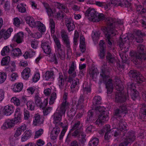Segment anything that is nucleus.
<instances>
[{"instance_id": "nucleus-20", "label": "nucleus", "mask_w": 146, "mask_h": 146, "mask_svg": "<svg viewBox=\"0 0 146 146\" xmlns=\"http://www.w3.org/2000/svg\"><path fill=\"white\" fill-rule=\"evenodd\" d=\"M14 126V123L13 122V119H7L5 120L1 127L2 129L5 130L12 128Z\"/></svg>"}, {"instance_id": "nucleus-21", "label": "nucleus", "mask_w": 146, "mask_h": 146, "mask_svg": "<svg viewBox=\"0 0 146 146\" xmlns=\"http://www.w3.org/2000/svg\"><path fill=\"white\" fill-rule=\"evenodd\" d=\"M54 5L56 8L60 9H61L65 13H68L69 11L67 8L66 4L60 3L56 2L55 3Z\"/></svg>"}, {"instance_id": "nucleus-58", "label": "nucleus", "mask_w": 146, "mask_h": 146, "mask_svg": "<svg viewBox=\"0 0 146 146\" xmlns=\"http://www.w3.org/2000/svg\"><path fill=\"white\" fill-rule=\"evenodd\" d=\"M134 4L137 11L139 13L140 12L142 9L141 5H139V1L136 0H135V2Z\"/></svg>"}, {"instance_id": "nucleus-53", "label": "nucleus", "mask_w": 146, "mask_h": 146, "mask_svg": "<svg viewBox=\"0 0 146 146\" xmlns=\"http://www.w3.org/2000/svg\"><path fill=\"white\" fill-rule=\"evenodd\" d=\"M7 76L6 73H0V84L3 83L5 81Z\"/></svg>"}, {"instance_id": "nucleus-52", "label": "nucleus", "mask_w": 146, "mask_h": 146, "mask_svg": "<svg viewBox=\"0 0 146 146\" xmlns=\"http://www.w3.org/2000/svg\"><path fill=\"white\" fill-rule=\"evenodd\" d=\"M56 98V94L54 92L51 95L49 104H52L55 101Z\"/></svg>"}, {"instance_id": "nucleus-11", "label": "nucleus", "mask_w": 146, "mask_h": 146, "mask_svg": "<svg viewBox=\"0 0 146 146\" xmlns=\"http://www.w3.org/2000/svg\"><path fill=\"white\" fill-rule=\"evenodd\" d=\"M127 93L130 91L131 92V96L132 99L135 100L138 96V93L135 89L134 84L133 83H128L127 86Z\"/></svg>"}, {"instance_id": "nucleus-3", "label": "nucleus", "mask_w": 146, "mask_h": 146, "mask_svg": "<svg viewBox=\"0 0 146 146\" xmlns=\"http://www.w3.org/2000/svg\"><path fill=\"white\" fill-rule=\"evenodd\" d=\"M145 49V47L144 45L140 44L137 47V52L133 51L130 52V54L134 64H140L143 60H146V54L144 53Z\"/></svg>"}, {"instance_id": "nucleus-8", "label": "nucleus", "mask_w": 146, "mask_h": 146, "mask_svg": "<svg viewBox=\"0 0 146 146\" xmlns=\"http://www.w3.org/2000/svg\"><path fill=\"white\" fill-rule=\"evenodd\" d=\"M34 98L35 103L36 106L40 108L43 109L48 104L47 99H45L44 101H42L38 92L35 93Z\"/></svg>"}, {"instance_id": "nucleus-32", "label": "nucleus", "mask_w": 146, "mask_h": 146, "mask_svg": "<svg viewBox=\"0 0 146 146\" xmlns=\"http://www.w3.org/2000/svg\"><path fill=\"white\" fill-rule=\"evenodd\" d=\"M93 112L91 110L88 111L87 119L85 121L86 124L90 123L94 120L95 119L93 117Z\"/></svg>"}, {"instance_id": "nucleus-55", "label": "nucleus", "mask_w": 146, "mask_h": 146, "mask_svg": "<svg viewBox=\"0 0 146 146\" xmlns=\"http://www.w3.org/2000/svg\"><path fill=\"white\" fill-rule=\"evenodd\" d=\"M11 102L13 103L15 105L17 106L20 105V101L18 98L16 97H14L12 98L11 99Z\"/></svg>"}, {"instance_id": "nucleus-41", "label": "nucleus", "mask_w": 146, "mask_h": 146, "mask_svg": "<svg viewBox=\"0 0 146 146\" xmlns=\"http://www.w3.org/2000/svg\"><path fill=\"white\" fill-rule=\"evenodd\" d=\"M66 14L64 13L62 11H59L57 12L55 15H54L53 17H54V18L57 20L61 19H63Z\"/></svg>"}, {"instance_id": "nucleus-54", "label": "nucleus", "mask_w": 146, "mask_h": 146, "mask_svg": "<svg viewBox=\"0 0 146 146\" xmlns=\"http://www.w3.org/2000/svg\"><path fill=\"white\" fill-rule=\"evenodd\" d=\"M17 7L19 11L20 12L23 13L25 12L26 11V9L24 7L23 4L22 3L18 5L17 6Z\"/></svg>"}, {"instance_id": "nucleus-63", "label": "nucleus", "mask_w": 146, "mask_h": 146, "mask_svg": "<svg viewBox=\"0 0 146 146\" xmlns=\"http://www.w3.org/2000/svg\"><path fill=\"white\" fill-rule=\"evenodd\" d=\"M44 108L45 107L42 109L43 110V112L44 115H48L50 112L52 110V108L50 107L46 108Z\"/></svg>"}, {"instance_id": "nucleus-26", "label": "nucleus", "mask_w": 146, "mask_h": 146, "mask_svg": "<svg viewBox=\"0 0 146 146\" xmlns=\"http://www.w3.org/2000/svg\"><path fill=\"white\" fill-rule=\"evenodd\" d=\"M35 119L33 120V124L35 125H38L43 123V120L42 117L37 113L34 116Z\"/></svg>"}, {"instance_id": "nucleus-4", "label": "nucleus", "mask_w": 146, "mask_h": 146, "mask_svg": "<svg viewBox=\"0 0 146 146\" xmlns=\"http://www.w3.org/2000/svg\"><path fill=\"white\" fill-rule=\"evenodd\" d=\"M111 70L109 68H107L103 72L102 71V73L100 74L102 79V81H100V83L103 82L105 84L108 94L111 93L113 90L112 80L109 78L108 75Z\"/></svg>"}, {"instance_id": "nucleus-64", "label": "nucleus", "mask_w": 146, "mask_h": 146, "mask_svg": "<svg viewBox=\"0 0 146 146\" xmlns=\"http://www.w3.org/2000/svg\"><path fill=\"white\" fill-rule=\"evenodd\" d=\"M83 90L84 93L88 94L91 91V89L90 88V86H83Z\"/></svg>"}, {"instance_id": "nucleus-44", "label": "nucleus", "mask_w": 146, "mask_h": 146, "mask_svg": "<svg viewBox=\"0 0 146 146\" xmlns=\"http://www.w3.org/2000/svg\"><path fill=\"white\" fill-rule=\"evenodd\" d=\"M99 142V139L98 138H92L89 143V146H97Z\"/></svg>"}, {"instance_id": "nucleus-60", "label": "nucleus", "mask_w": 146, "mask_h": 146, "mask_svg": "<svg viewBox=\"0 0 146 146\" xmlns=\"http://www.w3.org/2000/svg\"><path fill=\"white\" fill-rule=\"evenodd\" d=\"M115 88L118 91L117 93H119V92H122L121 91L123 89V86L122 84H118L117 83H116Z\"/></svg>"}, {"instance_id": "nucleus-46", "label": "nucleus", "mask_w": 146, "mask_h": 146, "mask_svg": "<svg viewBox=\"0 0 146 146\" xmlns=\"http://www.w3.org/2000/svg\"><path fill=\"white\" fill-rule=\"evenodd\" d=\"M58 54V57L62 60H64L65 59V54L64 51L62 49L57 50Z\"/></svg>"}, {"instance_id": "nucleus-19", "label": "nucleus", "mask_w": 146, "mask_h": 146, "mask_svg": "<svg viewBox=\"0 0 146 146\" xmlns=\"http://www.w3.org/2000/svg\"><path fill=\"white\" fill-rule=\"evenodd\" d=\"M115 100L117 102L120 103L125 102L126 100V98L124 94H123L122 92H119L117 93L116 94Z\"/></svg>"}, {"instance_id": "nucleus-42", "label": "nucleus", "mask_w": 146, "mask_h": 146, "mask_svg": "<svg viewBox=\"0 0 146 146\" xmlns=\"http://www.w3.org/2000/svg\"><path fill=\"white\" fill-rule=\"evenodd\" d=\"M27 109L31 111L34 110L35 106V103L32 100H29L27 102Z\"/></svg>"}, {"instance_id": "nucleus-50", "label": "nucleus", "mask_w": 146, "mask_h": 146, "mask_svg": "<svg viewBox=\"0 0 146 146\" xmlns=\"http://www.w3.org/2000/svg\"><path fill=\"white\" fill-rule=\"evenodd\" d=\"M110 128V125H106L104 126V128L101 131H99V133L100 134H102V133L104 132H110L111 130Z\"/></svg>"}, {"instance_id": "nucleus-10", "label": "nucleus", "mask_w": 146, "mask_h": 146, "mask_svg": "<svg viewBox=\"0 0 146 146\" xmlns=\"http://www.w3.org/2000/svg\"><path fill=\"white\" fill-rule=\"evenodd\" d=\"M97 15V12L94 9L89 8L86 12L85 15L90 21L96 22Z\"/></svg>"}, {"instance_id": "nucleus-34", "label": "nucleus", "mask_w": 146, "mask_h": 146, "mask_svg": "<svg viewBox=\"0 0 146 146\" xmlns=\"http://www.w3.org/2000/svg\"><path fill=\"white\" fill-rule=\"evenodd\" d=\"M53 116H54V115ZM61 120V119L60 121H54V119L53 122L56 124V126L53 128L52 132L53 133H54L57 135L59 134L60 131V128L59 127L57 126V125H59H59V123H60V121Z\"/></svg>"}, {"instance_id": "nucleus-5", "label": "nucleus", "mask_w": 146, "mask_h": 146, "mask_svg": "<svg viewBox=\"0 0 146 146\" xmlns=\"http://www.w3.org/2000/svg\"><path fill=\"white\" fill-rule=\"evenodd\" d=\"M68 94L65 93L63 96V101L60 105L59 109L54 114V121H60L62 119V116L65 115L66 108L68 107V103L67 101Z\"/></svg>"}, {"instance_id": "nucleus-27", "label": "nucleus", "mask_w": 146, "mask_h": 146, "mask_svg": "<svg viewBox=\"0 0 146 146\" xmlns=\"http://www.w3.org/2000/svg\"><path fill=\"white\" fill-rule=\"evenodd\" d=\"M11 54L12 56L17 57L22 55V53L19 48H13L11 46Z\"/></svg>"}, {"instance_id": "nucleus-24", "label": "nucleus", "mask_w": 146, "mask_h": 146, "mask_svg": "<svg viewBox=\"0 0 146 146\" xmlns=\"http://www.w3.org/2000/svg\"><path fill=\"white\" fill-rule=\"evenodd\" d=\"M26 127L27 126L25 124L18 127L14 134V137H17L20 135L21 133L26 129Z\"/></svg>"}, {"instance_id": "nucleus-28", "label": "nucleus", "mask_w": 146, "mask_h": 146, "mask_svg": "<svg viewBox=\"0 0 146 146\" xmlns=\"http://www.w3.org/2000/svg\"><path fill=\"white\" fill-rule=\"evenodd\" d=\"M58 79L60 88L61 90L64 89L65 90V85L64 83V78L62 73H59V77Z\"/></svg>"}, {"instance_id": "nucleus-2", "label": "nucleus", "mask_w": 146, "mask_h": 146, "mask_svg": "<svg viewBox=\"0 0 146 146\" xmlns=\"http://www.w3.org/2000/svg\"><path fill=\"white\" fill-rule=\"evenodd\" d=\"M133 35L129 34L126 36H120L118 44L121 50H124L120 52L119 55L123 63H125L127 57L125 52L129 50L130 46L129 42L133 39Z\"/></svg>"}, {"instance_id": "nucleus-14", "label": "nucleus", "mask_w": 146, "mask_h": 146, "mask_svg": "<svg viewBox=\"0 0 146 146\" xmlns=\"http://www.w3.org/2000/svg\"><path fill=\"white\" fill-rule=\"evenodd\" d=\"M117 129L121 131V134L122 135H124L125 134V133L127 132V131L129 129L127 123L125 122L124 120L122 119L119 120Z\"/></svg>"}, {"instance_id": "nucleus-18", "label": "nucleus", "mask_w": 146, "mask_h": 146, "mask_svg": "<svg viewBox=\"0 0 146 146\" xmlns=\"http://www.w3.org/2000/svg\"><path fill=\"white\" fill-rule=\"evenodd\" d=\"M99 46L100 47V53L99 56L100 58L102 59L104 58L105 56V52L106 49V45L103 40H101L100 42Z\"/></svg>"}, {"instance_id": "nucleus-30", "label": "nucleus", "mask_w": 146, "mask_h": 146, "mask_svg": "<svg viewBox=\"0 0 146 146\" xmlns=\"http://www.w3.org/2000/svg\"><path fill=\"white\" fill-rule=\"evenodd\" d=\"M31 70L29 68H26L23 70L21 73L22 77L25 80H27L31 75Z\"/></svg>"}, {"instance_id": "nucleus-29", "label": "nucleus", "mask_w": 146, "mask_h": 146, "mask_svg": "<svg viewBox=\"0 0 146 146\" xmlns=\"http://www.w3.org/2000/svg\"><path fill=\"white\" fill-rule=\"evenodd\" d=\"M32 132L29 130L26 131L21 137V141L24 142L30 138L32 135Z\"/></svg>"}, {"instance_id": "nucleus-22", "label": "nucleus", "mask_w": 146, "mask_h": 146, "mask_svg": "<svg viewBox=\"0 0 146 146\" xmlns=\"http://www.w3.org/2000/svg\"><path fill=\"white\" fill-rule=\"evenodd\" d=\"M24 36L23 33L22 32H19L14 36L13 39L17 43L19 44L23 41Z\"/></svg>"}, {"instance_id": "nucleus-13", "label": "nucleus", "mask_w": 146, "mask_h": 146, "mask_svg": "<svg viewBox=\"0 0 146 146\" xmlns=\"http://www.w3.org/2000/svg\"><path fill=\"white\" fill-rule=\"evenodd\" d=\"M128 110L126 106L122 105L119 109L115 110V115L118 117H121L123 115L125 116L127 113Z\"/></svg>"}, {"instance_id": "nucleus-16", "label": "nucleus", "mask_w": 146, "mask_h": 146, "mask_svg": "<svg viewBox=\"0 0 146 146\" xmlns=\"http://www.w3.org/2000/svg\"><path fill=\"white\" fill-rule=\"evenodd\" d=\"M41 47L44 52L49 54L51 52V44L49 42L47 41H42L41 44Z\"/></svg>"}, {"instance_id": "nucleus-23", "label": "nucleus", "mask_w": 146, "mask_h": 146, "mask_svg": "<svg viewBox=\"0 0 146 146\" xmlns=\"http://www.w3.org/2000/svg\"><path fill=\"white\" fill-rule=\"evenodd\" d=\"M13 29L12 28L10 27L7 30L4 29H1L2 32V37L5 40L7 39L11 36V33L13 31Z\"/></svg>"}, {"instance_id": "nucleus-38", "label": "nucleus", "mask_w": 146, "mask_h": 146, "mask_svg": "<svg viewBox=\"0 0 146 146\" xmlns=\"http://www.w3.org/2000/svg\"><path fill=\"white\" fill-rule=\"evenodd\" d=\"M37 23V24L36 27H37L38 30L41 33L45 32L46 31V27L44 25L39 21H38Z\"/></svg>"}, {"instance_id": "nucleus-35", "label": "nucleus", "mask_w": 146, "mask_h": 146, "mask_svg": "<svg viewBox=\"0 0 146 146\" xmlns=\"http://www.w3.org/2000/svg\"><path fill=\"white\" fill-rule=\"evenodd\" d=\"M106 59L107 61L110 64L114 63L115 61L114 57L110 52L107 53L106 56Z\"/></svg>"}, {"instance_id": "nucleus-15", "label": "nucleus", "mask_w": 146, "mask_h": 146, "mask_svg": "<svg viewBox=\"0 0 146 146\" xmlns=\"http://www.w3.org/2000/svg\"><path fill=\"white\" fill-rule=\"evenodd\" d=\"M61 36L63 43L65 45L66 47L69 49L70 46V43L66 32L64 30H62L61 32Z\"/></svg>"}, {"instance_id": "nucleus-7", "label": "nucleus", "mask_w": 146, "mask_h": 146, "mask_svg": "<svg viewBox=\"0 0 146 146\" xmlns=\"http://www.w3.org/2000/svg\"><path fill=\"white\" fill-rule=\"evenodd\" d=\"M123 138V142L120 143V146H127L130 143L133 142L135 139V133L132 131L125 133Z\"/></svg>"}, {"instance_id": "nucleus-1", "label": "nucleus", "mask_w": 146, "mask_h": 146, "mask_svg": "<svg viewBox=\"0 0 146 146\" xmlns=\"http://www.w3.org/2000/svg\"><path fill=\"white\" fill-rule=\"evenodd\" d=\"M96 18V22L104 20L106 22L107 27H102L101 30L105 34L108 46H110L113 42L111 35L113 36L117 34V31L115 29L119 26V25L122 24L120 20L111 17L106 18L104 15L102 13H97Z\"/></svg>"}, {"instance_id": "nucleus-45", "label": "nucleus", "mask_w": 146, "mask_h": 146, "mask_svg": "<svg viewBox=\"0 0 146 146\" xmlns=\"http://www.w3.org/2000/svg\"><path fill=\"white\" fill-rule=\"evenodd\" d=\"M45 77L46 80H48L50 79L53 80L55 78V75L53 71L47 72L45 74Z\"/></svg>"}, {"instance_id": "nucleus-43", "label": "nucleus", "mask_w": 146, "mask_h": 146, "mask_svg": "<svg viewBox=\"0 0 146 146\" xmlns=\"http://www.w3.org/2000/svg\"><path fill=\"white\" fill-rule=\"evenodd\" d=\"M84 98L82 95L80 96L79 99L78 101V103L77 105V108L78 109H81L82 108L84 107L83 102Z\"/></svg>"}, {"instance_id": "nucleus-40", "label": "nucleus", "mask_w": 146, "mask_h": 146, "mask_svg": "<svg viewBox=\"0 0 146 146\" xmlns=\"http://www.w3.org/2000/svg\"><path fill=\"white\" fill-rule=\"evenodd\" d=\"M80 122L79 121H77L73 125L71 129L70 130V132L73 131L75 130H77L78 129L79 130H81L82 126L80 125Z\"/></svg>"}, {"instance_id": "nucleus-57", "label": "nucleus", "mask_w": 146, "mask_h": 146, "mask_svg": "<svg viewBox=\"0 0 146 146\" xmlns=\"http://www.w3.org/2000/svg\"><path fill=\"white\" fill-rule=\"evenodd\" d=\"M81 132V130H79V129L75 130L72 133L71 135L75 138H77L80 136Z\"/></svg>"}, {"instance_id": "nucleus-49", "label": "nucleus", "mask_w": 146, "mask_h": 146, "mask_svg": "<svg viewBox=\"0 0 146 146\" xmlns=\"http://www.w3.org/2000/svg\"><path fill=\"white\" fill-rule=\"evenodd\" d=\"M11 50L9 47L7 46L4 47L1 51L2 55L4 56L7 55L10 52Z\"/></svg>"}, {"instance_id": "nucleus-31", "label": "nucleus", "mask_w": 146, "mask_h": 146, "mask_svg": "<svg viewBox=\"0 0 146 146\" xmlns=\"http://www.w3.org/2000/svg\"><path fill=\"white\" fill-rule=\"evenodd\" d=\"M23 86L22 82L16 83L13 86V90L15 92H19L22 90Z\"/></svg>"}, {"instance_id": "nucleus-51", "label": "nucleus", "mask_w": 146, "mask_h": 146, "mask_svg": "<svg viewBox=\"0 0 146 146\" xmlns=\"http://www.w3.org/2000/svg\"><path fill=\"white\" fill-rule=\"evenodd\" d=\"M10 58L7 56L3 58L1 61V64L2 66H4L7 65L9 62Z\"/></svg>"}, {"instance_id": "nucleus-47", "label": "nucleus", "mask_w": 146, "mask_h": 146, "mask_svg": "<svg viewBox=\"0 0 146 146\" xmlns=\"http://www.w3.org/2000/svg\"><path fill=\"white\" fill-rule=\"evenodd\" d=\"M102 99L99 96H95L93 98V103L94 105H99L101 104Z\"/></svg>"}, {"instance_id": "nucleus-25", "label": "nucleus", "mask_w": 146, "mask_h": 146, "mask_svg": "<svg viewBox=\"0 0 146 146\" xmlns=\"http://www.w3.org/2000/svg\"><path fill=\"white\" fill-rule=\"evenodd\" d=\"M13 111V108L12 106L7 105L4 107L3 110V112L4 115L8 116L10 115Z\"/></svg>"}, {"instance_id": "nucleus-61", "label": "nucleus", "mask_w": 146, "mask_h": 146, "mask_svg": "<svg viewBox=\"0 0 146 146\" xmlns=\"http://www.w3.org/2000/svg\"><path fill=\"white\" fill-rule=\"evenodd\" d=\"M21 21L19 19L18 17H15L14 19V25L17 27H19L20 25Z\"/></svg>"}, {"instance_id": "nucleus-6", "label": "nucleus", "mask_w": 146, "mask_h": 146, "mask_svg": "<svg viewBox=\"0 0 146 146\" xmlns=\"http://www.w3.org/2000/svg\"><path fill=\"white\" fill-rule=\"evenodd\" d=\"M75 63L73 62L71 64V66L70 67L68 71V73L69 74L67 82H71L72 81V84L71 85L70 88L78 87L77 86L79 84V79L77 78L73 79L76 76V72L75 71Z\"/></svg>"}, {"instance_id": "nucleus-59", "label": "nucleus", "mask_w": 146, "mask_h": 146, "mask_svg": "<svg viewBox=\"0 0 146 146\" xmlns=\"http://www.w3.org/2000/svg\"><path fill=\"white\" fill-rule=\"evenodd\" d=\"M22 112L21 111V110L20 108H17L15 111L14 114V116L16 117H20L21 116Z\"/></svg>"}, {"instance_id": "nucleus-37", "label": "nucleus", "mask_w": 146, "mask_h": 146, "mask_svg": "<svg viewBox=\"0 0 146 146\" xmlns=\"http://www.w3.org/2000/svg\"><path fill=\"white\" fill-rule=\"evenodd\" d=\"M89 73L90 76L92 78H95L99 73L97 69L94 68H92L90 69Z\"/></svg>"}, {"instance_id": "nucleus-36", "label": "nucleus", "mask_w": 146, "mask_h": 146, "mask_svg": "<svg viewBox=\"0 0 146 146\" xmlns=\"http://www.w3.org/2000/svg\"><path fill=\"white\" fill-rule=\"evenodd\" d=\"M63 124L62 123H59V125L60 126H62V127L63 128L62 129L60 135L59 137V139L61 140L63 139V137L65 133L67 131L68 129V126L66 125L64 126H63L62 125Z\"/></svg>"}, {"instance_id": "nucleus-33", "label": "nucleus", "mask_w": 146, "mask_h": 146, "mask_svg": "<svg viewBox=\"0 0 146 146\" xmlns=\"http://www.w3.org/2000/svg\"><path fill=\"white\" fill-rule=\"evenodd\" d=\"M119 5V6L122 7H130L131 8V4L126 0H118Z\"/></svg>"}, {"instance_id": "nucleus-12", "label": "nucleus", "mask_w": 146, "mask_h": 146, "mask_svg": "<svg viewBox=\"0 0 146 146\" xmlns=\"http://www.w3.org/2000/svg\"><path fill=\"white\" fill-rule=\"evenodd\" d=\"M108 113L107 111H104L100 113L98 119L95 122V123L98 125L102 124L107 121L109 119Z\"/></svg>"}, {"instance_id": "nucleus-56", "label": "nucleus", "mask_w": 146, "mask_h": 146, "mask_svg": "<svg viewBox=\"0 0 146 146\" xmlns=\"http://www.w3.org/2000/svg\"><path fill=\"white\" fill-rule=\"evenodd\" d=\"M44 130L42 129H40L36 131L35 135V138H37L39 137L43 134Z\"/></svg>"}, {"instance_id": "nucleus-9", "label": "nucleus", "mask_w": 146, "mask_h": 146, "mask_svg": "<svg viewBox=\"0 0 146 146\" xmlns=\"http://www.w3.org/2000/svg\"><path fill=\"white\" fill-rule=\"evenodd\" d=\"M130 77L132 78L137 82L141 83L144 81L145 79L140 73L136 70H131L129 73Z\"/></svg>"}, {"instance_id": "nucleus-62", "label": "nucleus", "mask_w": 146, "mask_h": 146, "mask_svg": "<svg viewBox=\"0 0 146 146\" xmlns=\"http://www.w3.org/2000/svg\"><path fill=\"white\" fill-rule=\"evenodd\" d=\"M140 111L143 115H146V104H143L141 105Z\"/></svg>"}, {"instance_id": "nucleus-17", "label": "nucleus", "mask_w": 146, "mask_h": 146, "mask_svg": "<svg viewBox=\"0 0 146 146\" xmlns=\"http://www.w3.org/2000/svg\"><path fill=\"white\" fill-rule=\"evenodd\" d=\"M65 24L67 28L68 31L70 32L73 31L75 28L74 22L70 18H66L65 21Z\"/></svg>"}, {"instance_id": "nucleus-39", "label": "nucleus", "mask_w": 146, "mask_h": 146, "mask_svg": "<svg viewBox=\"0 0 146 146\" xmlns=\"http://www.w3.org/2000/svg\"><path fill=\"white\" fill-rule=\"evenodd\" d=\"M53 38L56 45V49L57 51L62 49L60 41L56 36H53Z\"/></svg>"}, {"instance_id": "nucleus-48", "label": "nucleus", "mask_w": 146, "mask_h": 146, "mask_svg": "<svg viewBox=\"0 0 146 146\" xmlns=\"http://www.w3.org/2000/svg\"><path fill=\"white\" fill-rule=\"evenodd\" d=\"M49 23L50 27V31L52 34H54L55 30V23L52 19H50L49 20Z\"/></svg>"}]
</instances>
